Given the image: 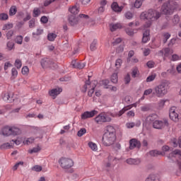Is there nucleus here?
Wrapping results in <instances>:
<instances>
[{"label": "nucleus", "instance_id": "1", "mask_svg": "<svg viewBox=\"0 0 181 181\" xmlns=\"http://www.w3.org/2000/svg\"><path fill=\"white\" fill-rule=\"evenodd\" d=\"M117 141V132L115 127L112 125L106 127L105 132L102 138V144L104 146H111Z\"/></svg>", "mask_w": 181, "mask_h": 181}, {"label": "nucleus", "instance_id": "2", "mask_svg": "<svg viewBox=\"0 0 181 181\" xmlns=\"http://www.w3.org/2000/svg\"><path fill=\"white\" fill-rule=\"evenodd\" d=\"M160 12L156 10L150 9L148 11L141 13L140 18L141 19L148 21L144 25L145 28H151V26H152V23L155 22V21H158V19L160 18Z\"/></svg>", "mask_w": 181, "mask_h": 181}, {"label": "nucleus", "instance_id": "3", "mask_svg": "<svg viewBox=\"0 0 181 181\" xmlns=\"http://www.w3.org/2000/svg\"><path fill=\"white\" fill-rule=\"evenodd\" d=\"M169 91V85L166 82H162L154 88L153 94L158 98H163Z\"/></svg>", "mask_w": 181, "mask_h": 181}, {"label": "nucleus", "instance_id": "4", "mask_svg": "<svg viewBox=\"0 0 181 181\" xmlns=\"http://www.w3.org/2000/svg\"><path fill=\"white\" fill-rule=\"evenodd\" d=\"M115 118L117 117L114 113L111 112H102L95 117V122L101 125L105 122H111L112 121V117Z\"/></svg>", "mask_w": 181, "mask_h": 181}, {"label": "nucleus", "instance_id": "5", "mask_svg": "<svg viewBox=\"0 0 181 181\" xmlns=\"http://www.w3.org/2000/svg\"><path fill=\"white\" fill-rule=\"evenodd\" d=\"M58 163L61 166L62 169H64L65 170H67L68 169H71V168H73L74 166V161L71 158L62 157L61 158Z\"/></svg>", "mask_w": 181, "mask_h": 181}, {"label": "nucleus", "instance_id": "6", "mask_svg": "<svg viewBox=\"0 0 181 181\" xmlns=\"http://www.w3.org/2000/svg\"><path fill=\"white\" fill-rule=\"evenodd\" d=\"M170 124H169V120L164 118L161 120H156L153 122V127L156 129H164V128H169Z\"/></svg>", "mask_w": 181, "mask_h": 181}, {"label": "nucleus", "instance_id": "7", "mask_svg": "<svg viewBox=\"0 0 181 181\" xmlns=\"http://www.w3.org/2000/svg\"><path fill=\"white\" fill-rule=\"evenodd\" d=\"M97 87V81H94L92 83H90L88 81L86 82L83 91L86 93L87 90H89L88 92V95L89 97H93V94H94V90Z\"/></svg>", "mask_w": 181, "mask_h": 181}, {"label": "nucleus", "instance_id": "8", "mask_svg": "<svg viewBox=\"0 0 181 181\" xmlns=\"http://www.w3.org/2000/svg\"><path fill=\"white\" fill-rule=\"evenodd\" d=\"M160 12L163 15H173L175 7L170 5V1H168L163 4Z\"/></svg>", "mask_w": 181, "mask_h": 181}, {"label": "nucleus", "instance_id": "9", "mask_svg": "<svg viewBox=\"0 0 181 181\" xmlns=\"http://www.w3.org/2000/svg\"><path fill=\"white\" fill-rule=\"evenodd\" d=\"M35 135H37L39 134V136H36L35 137H30L28 139H26L23 141L24 145H30V144H33L35 141V139H43V134L40 133V129L38 127H35Z\"/></svg>", "mask_w": 181, "mask_h": 181}, {"label": "nucleus", "instance_id": "10", "mask_svg": "<svg viewBox=\"0 0 181 181\" xmlns=\"http://www.w3.org/2000/svg\"><path fill=\"white\" fill-rule=\"evenodd\" d=\"M169 117L171 121L179 122V113H177V107L172 106L169 110Z\"/></svg>", "mask_w": 181, "mask_h": 181}, {"label": "nucleus", "instance_id": "11", "mask_svg": "<svg viewBox=\"0 0 181 181\" xmlns=\"http://www.w3.org/2000/svg\"><path fill=\"white\" fill-rule=\"evenodd\" d=\"M168 159H172L173 162H178L177 158L181 160V150H175L168 156Z\"/></svg>", "mask_w": 181, "mask_h": 181}, {"label": "nucleus", "instance_id": "12", "mask_svg": "<svg viewBox=\"0 0 181 181\" xmlns=\"http://www.w3.org/2000/svg\"><path fill=\"white\" fill-rule=\"evenodd\" d=\"M98 112L97 110H92V111H86L81 114V119H87L88 118H93L95 115H97Z\"/></svg>", "mask_w": 181, "mask_h": 181}, {"label": "nucleus", "instance_id": "13", "mask_svg": "<svg viewBox=\"0 0 181 181\" xmlns=\"http://www.w3.org/2000/svg\"><path fill=\"white\" fill-rule=\"evenodd\" d=\"M135 148H137L138 149L141 148V141L136 139H132L129 141V149H135Z\"/></svg>", "mask_w": 181, "mask_h": 181}, {"label": "nucleus", "instance_id": "14", "mask_svg": "<svg viewBox=\"0 0 181 181\" xmlns=\"http://www.w3.org/2000/svg\"><path fill=\"white\" fill-rule=\"evenodd\" d=\"M53 65H54V63H53L52 61H49L47 58H43L41 60V66L43 69L46 67H53Z\"/></svg>", "mask_w": 181, "mask_h": 181}, {"label": "nucleus", "instance_id": "15", "mask_svg": "<svg viewBox=\"0 0 181 181\" xmlns=\"http://www.w3.org/2000/svg\"><path fill=\"white\" fill-rule=\"evenodd\" d=\"M62 91H63L62 88H55L49 90V94L51 97H52V98L54 99L56 97H57V95H59V94H60V93H62Z\"/></svg>", "mask_w": 181, "mask_h": 181}, {"label": "nucleus", "instance_id": "16", "mask_svg": "<svg viewBox=\"0 0 181 181\" xmlns=\"http://www.w3.org/2000/svg\"><path fill=\"white\" fill-rule=\"evenodd\" d=\"M0 135L3 136H11V126H6L0 131Z\"/></svg>", "mask_w": 181, "mask_h": 181}, {"label": "nucleus", "instance_id": "17", "mask_svg": "<svg viewBox=\"0 0 181 181\" xmlns=\"http://www.w3.org/2000/svg\"><path fill=\"white\" fill-rule=\"evenodd\" d=\"M21 129L16 126H11V136H16L21 135Z\"/></svg>", "mask_w": 181, "mask_h": 181}, {"label": "nucleus", "instance_id": "18", "mask_svg": "<svg viewBox=\"0 0 181 181\" xmlns=\"http://www.w3.org/2000/svg\"><path fill=\"white\" fill-rule=\"evenodd\" d=\"M128 165H141V158H129L126 160Z\"/></svg>", "mask_w": 181, "mask_h": 181}, {"label": "nucleus", "instance_id": "19", "mask_svg": "<svg viewBox=\"0 0 181 181\" xmlns=\"http://www.w3.org/2000/svg\"><path fill=\"white\" fill-rule=\"evenodd\" d=\"M110 28L111 32H115V30H117V29L122 28V24L117 23H112L110 25Z\"/></svg>", "mask_w": 181, "mask_h": 181}, {"label": "nucleus", "instance_id": "20", "mask_svg": "<svg viewBox=\"0 0 181 181\" xmlns=\"http://www.w3.org/2000/svg\"><path fill=\"white\" fill-rule=\"evenodd\" d=\"M69 23L72 26H74V25H77L78 23V17H76L74 15H71L69 18Z\"/></svg>", "mask_w": 181, "mask_h": 181}, {"label": "nucleus", "instance_id": "21", "mask_svg": "<svg viewBox=\"0 0 181 181\" xmlns=\"http://www.w3.org/2000/svg\"><path fill=\"white\" fill-rule=\"evenodd\" d=\"M111 8L114 12H122V6H119L118 3L113 2L112 4Z\"/></svg>", "mask_w": 181, "mask_h": 181}, {"label": "nucleus", "instance_id": "22", "mask_svg": "<svg viewBox=\"0 0 181 181\" xmlns=\"http://www.w3.org/2000/svg\"><path fill=\"white\" fill-rule=\"evenodd\" d=\"M149 30H146L144 33H143V37H142V42L143 43H148V42H149V40H151V37H149Z\"/></svg>", "mask_w": 181, "mask_h": 181}, {"label": "nucleus", "instance_id": "23", "mask_svg": "<svg viewBox=\"0 0 181 181\" xmlns=\"http://www.w3.org/2000/svg\"><path fill=\"white\" fill-rule=\"evenodd\" d=\"M88 146L93 152H97V151H98V146L93 141H89Z\"/></svg>", "mask_w": 181, "mask_h": 181}, {"label": "nucleus", "instance_id": "24", "mask_svg": "<svg viewBox=\"0 0 181 181\" xmlns=\"http://www.w3.org/2000/svg\"><path fill=\"white\" fill-rule=\"evenodd\" d=\"M158 119V115L151 114L146 117L147 122H155Z\"/></svg>", "mask_w": 181, "mask_h": 181}, {"label": "nucleus", "instance_id": "25", "mask_svg": "<svg viewBox=\"0 0 181 181\" xmlns=\"http://www.w3.org/2000/svg\"><path fill=\"white\" fill-rule=\"evenodd\" d=\"M131 108H132V107L131 106H127L123 107L118 113H113L115 117H121V115H122L124 112H126V111H128V110H131Z\"/></svg>", "mask_w": 181, "mask_h": 181}, {"label": "nucleus", "instance_id": "26", "mask_svg": "<svg viewBox=\"0 0 181 181\" xmlns=\"http://www.w3.org/2000/svg\"><path fill=\"white\" fill-rule=\"evenodd\" d=\"M69 11L71 13H72V15H77V13H78L80 12V9L78 8V6H74L69 8Z\"/></svg>", "mask_w": 181, "mask_h": 181}, {"label": "nucleus", "instance_id": "27", "mask_svg": "<svg viewBox=\"0 0 181 181\" xmlns=\"http://www.w3.org/2000/svg\"><path fill=\"white\" fill-rule=\"evenodd\" d=\"M173 144L174 148H177V146H179V148H181V136L178 138V139H173Z\"/></svg>", "mask_w": 181, "mask_h": 181}, {"label": "nucleus", "instance_id": "28", "mask_svg": "<svg viewBox=\"0 0 181 181\" xmlns=\"http://www.w3.org/2000/svg\"><path fill=\"white\" fill-rule=\"evenodd\" d=\"M141 125V121L137 122L136 124L134 122H127L126 127L128 129L134 128V127H139Z\"/></svg>", "mask_w": 181, "mask_h": 181}, {"label": "nucleus", "instance_id": "29", "mask_svg": "<svg viewBox=\"0 0 181 181\" xmlns=\"http://www.w3.org/2000/svg\"><path fill=\"white\" fill-rule=\"evenodd\" d=\"M110 80L113 84H117L118 83V74L114 73L110 77Z\"/></svg>", "mask_w": 181, "mask_h": 181}, {"label": "nucleus", "instance_id": "30", "mask_svg": "<svg viewBox=\"0 0 181 181\" xmlns=\"http://www.w3.org/2000/svg\"><path fill=\"white\" fill-rule=\"evenodd\" d=\"M155 78H156V74L153 73L151 74H150L147 78H146V83H151L152 81H153L155 80Z\"/></svg>", "mask_w": 181, "mask_h": 181}, {"label": "nucleus", "instance_id": "31", "mask_svg": "<svg viewBox=\"0 0 181 181\" xmlns=\"http://www.w3.org/2000/svg\"><path fill=\"white\" fill-rule=\"evenodd\" d=\"M16 12H18V9L15 6H13L10 8L9 10V16H13L14 15H16Z\"/></svg>", "mask_w": 181, "mask_h": 181}, {"label": "nucleus", "instance_id": "32", "mask_svg": "<svg viewBox=\"0 0 181 181\" xmlns=\"http://www.w3.org/2000/svg\"><path fill=\"white\" fill-rule=\"evenodd\" d=\"M11 148H13L11 143H4L0 146V149H11Z\"/></svg>", "mask_w": 181, "mask_h": 181}, {"label": "nucleus", "instance_id": "33", "mask_svg": "<svg viewBox=\"0 0 181 181\" xmlns=\"http://www.w3.org/2000/svg\"><path fill=\"white\" fill-rule=\"evenodd\" d=\"M107 159L109 162L105 163V166H106V168H110L111 166V162L112 160H115V157H112V156H109Z\"/></svg>", "mask_w": 181, "mask_h": 181}, {"label": "nucleus", "instance_id": "34", "mask_svg": "<svg viewBox=\"0 0 181 181\" xmlns=\"http://www.w3.org/2000/svg\"><path fill=\"white\" fill-rule=\"evenodd\" d=\"M146 181H160V180H159V177H158L156 175H151L146 180Z\"/></svg>", "mask_w": 181, "mask_h": 181}, {"label": "nucleus", "instance_id": "35", "mask_svg": "<svg viewBox=\"0 0 181 181\" xmlns=\"http://www.w3.org/2000/svg\"><path fill=\"white\" fill-rule=\"evenodd\" d=\"M149 155H151V156H158V155H163V153H162V151H159L158 150H153L149 152Z\"/></svg>", "mask_w": 181, "mask_h": 181}, {"label": "nucleus", "instance_id": "36", "mask_svg": "<svg viewBox=\"0 0 181 181\" xmlns=\"http://www.w3.org/2000/svg\"><path fill=\"white\" fill-rule=\"evenodd\" d=\"M56 37H57V35L53 33H49L47 35V39L49 42H54V39H56Z\"/></svg>", "mask_w": 181, "mask_h": 181}, {"label": "nucleus", "instance_id": "37", "mask_svg": "<svg viewBox=\"0 0 181 181\" xmlns=\"http://www.w3.org/2000/svg\"><path fill=\"white\" fill-rule=\"evenodd\" d=\"M139 76V70H138L137 67H134L132 69V77H133V78H135V77Z\"/></svg>", "mask_w": 181, "mask_h": 181}, {"label": "nucleus", "instance_id": "38", "mask_svg": "<svg viewBox=\"0 0 181 181\" xmlns=\"http://www.w3.org/2000/svg\"><path fill=\"white\" fill-rule=\"evenodd\" d=\"M180 22V17H179V15L176 14L174 16V18H173V23L174 25H177Z\"/></svg>", "mask_w": 181, "mask_h": 181}, {"label": "nucleus", "instance_id": "39", "mask_svg": "<svg viewBox=\"0 0 181 181\" xmlns=\"http://www.w3.org/2000/svg\"><path fill=\"white\" fill-rule=\"evenodd\" d=\"M15 42L17 43V45H22V42H23V37H22V35L17 36Z\"/></svg>", "mask_w": 181, "mask_h": 181}, {"label": "nucleus", "instance_id": "40", "mask_svg": "<svg viewBox=\"0 0 181 181\" xmlns=\"http://www.w3.org/2000/svg\"><path fill=\"white\" fill-rule=\"evenodd\" d=\"M18 77V70L16 68L11 69V78H16Z\"/></svg>", "mask_w": 181, "mask_h": 181}, {"label": "nucleus", "instance_id": "41", "mask_svg": "<svg viewBox=\"0 0 181 181\" xmlns=\"http://www.w3.org/2000/svg\"><path fill=\"white\" fill-rule=\"evenodd\" d=\"M163 43H166L170 37V34L169 33H164L163 34Z\"/></svg>", "mask_w": 181, "mask_h": 181}, {"label": "nucleus", "instance_id": "42", "mask_svg": "<svg viewBox=\"0 0 181 181\" xmlns=\"http://www.w3.org/2000/svg\"><path fill=\"white\" fill-rule=\"evenodd\" d=\"M86 133H87V129L82 128L78 132L77 135L78 136L81 137L83 136V135H84Z\"/></svg>", "mask_w": 181, "mask_h": 181}, {"label": "nucleus", "instance_id": "43", "mask_svg": "<svg viewBox=\"0 0 181 181\" xmlns=\"http://www.w3.org/2000/svg\"><path fill=\"white\" fill-rule=\"evenodd\" d=\"M9 16L7 13H0V21H8Z\"/></svg>", "mask_w": 181, "mask_h": 181}, {"label": "nucleus", "instance_id": "44", "mask_svg": "<svg viewBox=\"0 0 181 181\" xmlns=\"http://www.w3.org/2000/svg\"><path fill=\"white\" fill-rule=\"evenodd\" d=\"M21 73L24 76L29 74V68L28 66H23L21 69Z\"/></svg>", "mask_w": 181, "mask_h": 181}, {"label": "nucleus", "instance_id": "45", "mask_svg": "<svg viewBox=\"0 0 181 181\" xmlns=\"http://www.w3.org/2000/svg\"><path fill=\"white\" fill-rule=\"evenodd\" d=\"M102 84L104 86L105 88H110V80L108 79H105L102 81Z\"/></svg>", "mask_w": 181, "mask_h": 181}, {"label": "nucleus", "instance_id": "46", "mask_svg": "<svg viewBox=\"0 0 181 181\" xmlns=\"http://www.w3.org/2000/svg\"><path fill=\"white\" fill-rule=\"evenodd\" d=\"M144 56H149L151 54V49L149 48H142Z\"/></svg>", "mask_w": 181, "mask_h": 181}, {"label": "nucleus", "instance_id": "47", "mask_svg": "<svg viewBox=\"0 0 181 181\" xmlns=\"http://www.w3.org/2000/svg\"><path fill=\"white\" fill-rule=\"evenodd\" d=\"M23 161H19L18 163H16L13 167V170H17L19 166H23Z\"/></svg>", "mask_w": 181, "mask_h": 181}, {"label": "nucleus", "instance_id": "48", "mask_svg": "<svg viewBox=\"0 0 181 181\" xmlns=\"http://www.w3.org/2000/svg\"><path fill=\"white\" fill-rule=\"evenodd\" d=\"M11 98V95H9V93H6L4 94L3 100L4 101H8V103H11V100H9Z\"/></svg>", "mask_w": 181, "mask_h": 181}, {"label": "nucleus", "instance_id": "49", "mask_svg": "<svg viewBox=\"0 0 181 181\" xmlns=\"http://www.w3.org/2000/svg\"><path fill=\"white\" fill-rule=\"evenodd\" d=\"M14 66H16L17 69H21V67H22V61H21V59H16Z\"/></svg>", "mask_w": 181, "mask_h": 181}, {"label": "nucleus", "instance_id": "50", "mask_svg": "<svg viewBox=\"0 0 181 181\" xmlns=\"http://www.w3.org/2000/svg\"><path fill=\"white\" fill-rule=\"evenodd\" d=\"M39 15H40V9H39L38 8H35L33 10V16L35 18H37V16H39Z\"/></svg>", "mask_w": 181, "mask_h": 181}, {"label": "nucleus", "instance_id": "51", "mask_svg": "<svg viewBox=\"0 0 181 181\" xmlns=\"http://www.w3.org/2000/svg\"><path fill=\"white\" fill-rule=\"evenodd\" d=\"M142 2H144L142 0H136L134 3L135 8H141L142 6Z\"/></svg>", "mask_w": 181, "mask_h": 181}, {"label": "nucleus", "instance_id": "52", "mask_svg": "<svg viewBox=\"0 0 181 181\" xmlns=\"http://www.w3.org/2000/svg\"><path fill=\"white\" fill-rule=\"evenodd\" d=\"M42 166L37 165L32 168V170H34L35 172H42Z\"/></svg>", "mask_w": 181, "mask_h": 181}, {"label": "nucleus", "instance_id": "53", "mask_svg": "<svg viewBox=\"0 0 181 181\" xmlns=\"http://www.w3.org/2000/svg\"><path fill=\"white\" fill-rule=\"evenodd\" d=\"M13 25L12 23L6 24L3 26V30H8V29H12Z\"/></svg>", "mask_w": 181, "mask_h": 181}, {"label": "nucleus", "instance_id": "54", "mask_svg": "<svg viewBox=\"0 0 181 181\" xmlns=\"http://www.w3.org/2000/svg\"><path fill=\"white\" fill-rule=\"evenodd\" d=\"M39 151H40V147L37 146V147H34L33 149L29 150L28 152L30 153H37V152H39Z\"/></svg>", "mask_w": 181, "mask_h": 181}, {"label": "nucleus", "instance_id": "55", "mask_svg": "<svg viewBox=\"0 0 181 181\" xmlns=\"http://www.w3.org/2000/svg\"><path fill=\"white\" fill-rule=\"evenodd\" d=\"M86 67L85 62H77L76 69H84Z\"/></svg>", "mask_w": 181, "mask_h": 181}, {"label": "nucleus", "instance_id": "56", "mask_svg": "<svg viewBox=\"0 0 181 181\" xmlns=\"http://www.w3.org/2000/svg\"><path fill=\"white\" fill-rule=\"evenodd\" d=\"M141 111H143L144 112L146 111H149L151 110V105H146L144 106H142L141 107Z\"/></svg>", "mask_w": 181, "mask_h": 181}, {"label": "nucleus", "instance_id": "57", "mask_svg": "<svg viewBox=\"0 0 181 181\" xmlns=\"http://www.w3.org/2000/svg\"><path fill=\"white\" fill-rule=\"evenodd\" d=\"M124 16L126 19H132V18H134V14L129 11H127L125 13Z\"/></svg>", "mask_w": 181, "mask_h": 181}, {"label": "nucleus", "instance_id": "58", "mask_svg": "<svg viewBox=\"0 0 181 181\" xmlns=\"http://www.w3.org/2000/svg\"><path fill=\"white\" fill-rule=\"evenodd\" d=\"M42 33H43V29L42 28H38L37 29V32L36 33H33V35L35 36H39L40 35H42Z\"/></svg>", "mask_w": 181, "mask_h": 181}, {"label": "nucleus", "instance_id": "59", "mask_svg": "<svg viewBox=\"0 0 181 181\" xmlns=\"http://www.w3.org/2000/svg\"><path fill=\"white\" fill-rule=\"evenodd\" d=\"M125 32L127 33V35H129V36H134V30H132V29L127 28L125 30Z\"/></svg>", "mask_w": 181, "mask_h": 181}, {"label": "nucleus", "instance_id": "60", "mask_svg": "<svg viewBox=\"0 0 181 181\" xmlns=\"http://www.w3.org/2000/svg\"><path fill=\"white\" fill-rule=\"evenodd\" d=\"M15 45L13 44V42H7V49L8 50H12L13 49Z\"/></svg>", "mask_w": 181, "mask_h": 181}, {"label": "nucleus", "instance_id": "61", "mask_svg": "<svg viewBox=\"0 0 181 181\" xmlns=\"http://www.w3.org/2000/svg\"><path fill=\"white\" fill-rule=\"evenodd\" d=\"M153 91V90L152 88L146 89L144 92V95H149L152 94Z\"/></svg>", "mask_w": 181, "mask_h": 181}, {"label": "nucleus", "instance_id": "62", "mask_svg": "<svg viewBox=\"0 0 181 181\" xmlns=\"http://www.w3.org/2000/svg\"><path fill=\"white\" fill-rule=\"evenodd\" d=\"M95 46H97V40H94L90 44V50H94L95 49Z\"/></svg>", "mask_w": 181, "mask_h": 181}, {"label": "nucleus", "instance_id": "63", "mask_svg": "<svg viewBox=\"0 0 181 181\" xmlns=\"http://www.w3.org/2000/svg\"><path fill=\"white\" fill-rule=\"evenodd\" d=\"M146 64L148 69H153L155 66V62L153 61H148Z\"/></svg>", "mask_w": 181, "mask_h": 181}, {"label": "nucleus", "instance_id": "64", "mask_svg": "<svg viewBox=\"0 0 181 181\" xmlns=\"http://www.w3.org/2000/svg\"><path fill=\"white\" fill-rule=\"evenodd\" d=\"M8 67H12V64H11V62H6V63H4L5 71H6V70H8Z\"/></svg>", "mask_w": 181, "mask_h": 181}]
</instances>
